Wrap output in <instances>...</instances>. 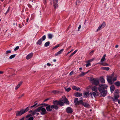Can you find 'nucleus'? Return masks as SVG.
<instances>
[{"label": "nucleus", "mask_w": 120, "mask_h": 120, "mask_svg": "<svg viewBox=\"0 0 120 120\" xmlns=\"http://www.w3.org/2000/svg\"><path fill=\"white\" fill-rule=\"evenodd\" d=\"M98 90L100 92H101L100 93L101 95L102 96L104 97L105 96L107 93V90L105 89H106L108 87V86L105 84H100L99 85Z\"/></svg>", "instance_id": "f257e3e1"}, {"label": "nucleus", "mask_w": 120, "mask_h": 120, "mask_svg": "<svg viewBox=\"0 0 120 120\" xmlns=\"http://www.w3.org/2000/svg\"><path fill=\"white\" fill-rule=\"evenodd\" d=\"M29 106L27 107L25 109H20L19 111H17L15 112L16 116H20L22 115L25 113V112H27L29 110Z\"/></svg>", "instance_id": "f03ea898"}, {"label": "nucleus", "mask_w": 120, "mask_h": 120, "mask_svg": "<svg viewBox=\"0 0 120 120\" xmlns=\"http://www.w3.org/2000/svg\"><path fill=\"white\" fill-rule=\"evenodd\" d=\"M36 111L41 112V115H43L46 113V109L42 106L38 107L37 109V110H36Z\"/></svg>", "instance_id": "7ed1b4c3"}, {"label": "nucleus", "mask_w": 120, "mask_h": 120, "mask_svg": "<svg viewBox=\"0 0 120 120\" xmlns=\"http://www.w3.org/2000/svg\"><path fill=\"white\" fill-rule=\"evenodd\" d=\"M58 109V106L56 105H52L51 106L49 105L46 108L47 110L48 111H52L51 109Z\"/></svg>", "instance_id": "20e7f679"}, {"label": "nucleus", "mask_w": 120, "mask_h": 120, "mask_svg": "<svg viewBox=\"0 0 120 120\" xmlns=\"http://www.w3.org/2000/svg\"><path fill=\"white\" fill-rule=\"evenodd\" d=\"M90 80L92 84L95 85L97 86L99 84L98 80L96 79L90 78Z\"/></svg>", "instance_id": "39448f33"}, {"label": "nucleus", "mask_w": 120, "mask_h": 120, "mask_svg": "<svg viewBox=\"0 0 120 120\" xmlns=\"http://www.w3.org/2000/svg\"><path fill=\"white\" fill-rule=\"evenodd\" d=\"M53 104L54 105H59L60 106L64 105V103L62 101H55L53 102Z\"/></svg>", "instance_id": "423d86ee"}, {"label": "nucleus", "mask_w": 120, "mask_h": 120, "mask_svg": "<svg viewBox=\"0 0 120 120\" xmlns=\"http://www.w3.org/2000/svg\"><path fill=\"white\" fill-rule=\"evenodd\" d=\"M31 116V114L27 115L26 116V118L27 119L25 120H33L34 119V117L32 116Z\"/></svg>", "instance_id": "0eeeda50"}, {"label": "nucleus", "mask_w": 120, "mask_h": 120, "mask_svg": "<svg viewBox=\"0 0 120 120\" xmlns=\"http://www.w3.org/2000/svg\"><path fill=\"white\" fill-rule=\"evenodd\" d=\"M58 0H55L53 1V6L54 8L56 9L58 7V5L57 4Z\"/></svg>", "instance_id": "6e6552de"}, {"label": "nucleus", "mask_w": 120, "mask_h": 120, "mask_svg": "<svg viewBox=\"0 0 120 120\" xmlns=\"http://www.w3.org/2000/svg\"><path fill=\"white\" fill-rule=\"evenodd\" d=\"M112 77L111 76H109L107 78V81L110 84H112Z\"/></svg>", "instance_id": "1a4fd4ad"}, {"label": "nucleus", "mask_w": 120, "mask_h": 120, "mask_svg": "<svg viewBox=\"0 0 120 120\" xmlns=\"http://www.w3.org/2000/svg\"><path fill=\"white\" fill-rule=\"evenodd\" d=\"M33 53H30L26 56V59L27 60L30 59L33 56Z\"/></svg>", "instance_id": "9d476101"}, {"label": "nucleus", "mask_w": 120, "mask_h": 120, "mask_svg": "<svg viewBox=\"0 0 120 120\" xmlns=\"http://www.w3.org/2000/svg\"><path fill=\"white\" fill-rule=\"evenodd\" d=\"M66 112L68 113H71L72 112V110L70 107H68L66 109Z\"/></svg>", "instance_id": "9b49d317"}, {"label": "nucleus", "mask_w": 120, "mask_h": 120, "mask_svg": "<svg viewBox=\"0 0 120 120\" xmlns=\"http://www.w3.org/2000/svg\"><path fill=\"white\" fill-rule=\"evenodd\" d=\"M91 89L92 91H94L95 92H97L98 90V87L97 86H95L92 87L91 88Z\"/></svg>", "instance_id": "f8f14e48"}, {"label": "nucleus", "mask_w": 120, "mask_h": 120, "mask_svg": "<svg viewBox=\"0 0 120 120\" xmlns=\"http://www.w3.org/2000/svg\"><path fill=\"white\" fill-rule=\"evenodd\" d=\"M37 110V109L35 110L34 111H33V112L31 114H31V115H34L35 114H37V116H38L39 115V113H38V112H39V111H36H36Z\"/></svg>", "instance_id": "ddd939ff"}, {"label": "nucleus", "mask_w": 120, "mask_h": 120, "mask_svg": "<svg viewBox=\"0 0 120 120\" xmlns=\"http://www.w3.org/2000/svg\"><path fill=\"white\" fill-rule=\"evenodd\" d=\"M64 50V49H62L55 54V56H56L59 55Z\"/></svg>", "instance_id": "4468645a"}, {"label": "nucleus", "mask_w": 120, "mask_h": 120, "mask_svg": "<svg viewBox=\"0 0 120 120\" xmlns=\"http://www.w3.org/2000/svg\"><path fill=\"white\" fill-rule=\"evenodd\" d=\"M72 89L73 90H76L78 91H80V88H79V87H77L75 86H73L72 87Z\"/></svg>", "instance_id": "2eb2a0df"}, {"label": "nucleus", "mask_w": 120, "mask_h": 120, "mask_svg": "<svg viewBox=\"0 0 120 120\" xmlns=\"http://www.w3.org/2000/svg\"><path fill=\"white\" fill-rule=\"evenodd\" d=\"M22 81L20 82L19 83L18 85L16 86L15 88V89L16 90H17L20 86L22 85Z\"/></svg>", "instance_id": "dca6fc26"}, {"label": "nucleus", "mask_w": 120, "mask_h": 120, "mask_svg": "<svg viewBox=\"0 0 120 120\" xmlns=\"http://www.w3.org/2000/svg\"><path fill=\"white\" fill-rule=\"evenodd\" d=\"M115 87L113 85H112L110 87V89L111 92L112 93L114 91Z\"/></svg>", "instance_id": "f3484780"}, {"label": "nucleus", "mask_w": 120, "mask_h": 120, "mask_svg": "<svg viewBox=\"0 0 120 120\" xmlns=\"http://www.w3.org/2000/svg\"><path fill=\"white\" fill-rule=\"evenodd\" d=\"M92 60H90L88 61L87 62V64H86V66L87 67L90 66L91 64L90 62H91Z\"/></svg>", "instance_id": "a211bd4d"}, {"label": "nucleus", "mask_w": 120, "mask_h": 120, "mask_svg": "<svg viewBox=\"0 0 120 120\" xmlns=\"http://www.w3.org/2000/svg\"><path fill=\"white\" fill-rule=\"evenodd\" d=\"M82 95V94L81 93L77 92L75 94V96L76 97H79L81 96Z\"/></svg>", "instance_id": "6ab92c4d"}, {"label": "nucleus", "mask_w": 120, "mask_h": 120, "mask_svg": "<svg viewBox=\"0 0 120 120\" xmlns=\"http://www.w3.org/2000/svg\"><path fill=\"white\" fill-rule=\"evenodd\" d=\"M79 101L78 99L77 98H75L74 100V102L75 105H77V104Z\"/></svg>", "instance_id": "aec40b11"}, {"label": "nucleus", "mask_w": 120, "mask_h": 120, "mask_svg": "<svg viewBox=\"0 0 120 120\" xmlns=\"http://www.w3.org/2000/svg\"><path fill=\"white\" fill-rule=\"evenodd\" d=\"M42 41V38H40L38 41L36 43L37 45H40L41 44Z\"/></svg>", "instance_id": "412c9836"}, {"label": "nucleus", "mask_w": 120, "mask_h": 120, "mask_svg": "<svg viewBox=\"0 0 120 120\" xmlns=\"http://www.w3.org/2000/svg\"><path fill=\"white\" fill-rule=\"evenodd\" d=\"M101 69L103 70L108 71L109 69V68L108 67H103L101 68Z\"/></svg>", "instance_id": "4be33fe9"}, {"label": "nucleus", "mask_w": 120, "mask_h": 120, "mask_svg": "<svg viewBox=\"0 0 120 120\" xmlns=\"http://www.w3.org/2000/svg\"><path fill=\"white\" fill-rule=\"evenodd\" d=\"M83 101L82 100H80L77 103V105H79L80 104H81L82 105H83L84 103H83Z\"/></svg>", "instance_id": "5701e85b"}, {"label": "nucleus", "mask_w": 120, "mask_h": 120, "mask_svg": "<svg viewBox=\"0 0 120 120\" xmlns=\"http://www.w3.org/2000/svg\"><path fill=\"white\" fill-rule=\"evenodd\" d=\"M89 92H85L83 94V97L86 98L89 95Z\"/></svg>", "instance_id": "b1692460"}, {"label": "nucleus", "mask_w": 120, "mask_h": 120, "mask_svg": "<svg viewBox=\"0 0 120 120\" xmlns=\"http://www.w3.org/2000/svg\"><path fill=\"white\" fill-rule=\"evenodd\" d=\"M106 56V54H104L101 60V62L104 61L105 60V58Z\"/></svg>", "instance_id": "393cba45"}, {"label": "nucleus", "mask_w": 120, "mask_h": 120, "mask_svg": "<svg viewBox=\"0 0 120 120\" xmlns=\"http://www.w3.org/2000/svg\"><path fill=\"white\" fill-rule=\"evenodd\" d=\"M119 97V95H115L114 96V98L113 99V101H116L117 100V99Z\"/></svg>", "instance_id": "a878e982"}, {"label": "nucleus", "mask_w": 120, "mask_h": 120, "mask_svg": "<svg viewBox=\"0 0 120 120\" xmlns=\"http://www.w3.org/2000/svg\"><path fill=\"white\" fill-rule=\"evenodd\" d=\"M34 105L32 106H31V108H33L34 107H35V108L38 106H39V105H37V103L36 102H35L34 103Z\"/></svg>", "instance_id": "bb28decb"}, {"label": "nucleus", "mask_w": 120, "mask_h": 120, "mask_svg": "<svg viewBox=\"0 0 120 120\" xmlns=\"http://www.w3.org/2000/svg\"><path fill=\"white\" fill-rule=\"evenodd\" d=\"M115 84L116 86L119 87L120 85V82L119 81H118L116 82L115 83Z\"/></svg>", "instance_id": "cd10ccee"}, {"label": "nucleus", "mask_w": 120, "mask_h": 120, "mask_svg": "<svg viewBox=\"0 0 120 120\" xmlns=\"http://www.w3.org/2000/svg\"><path fill=\"white\" fill-rule=\"evenodd\" d=\"M100 81L101 83H105V80L102 77L100 78Z\"/></svg>", "instance_id": "c85d7f7f"}, {"label": "nucleus", "mask_w": 120, "mask_h": 120, "mask_svg": "<svg viewBox=\"0 0 120 120\" xmlns=\"http://www.w3.org/2000/svg\"><path fill=\"white\" fill-rule=\"evenodd\" d=\"M83 103H84V104L83 105H82L83 106H84V107H89L90 105L88 103H85L83 102Z\"/></svg>", "instance_id": "c756f323"}, {"label": "nucleus", "mask_w": 120, "mask_h": 120, "mask_svg": "<svg viewBox=\"0 0 120 120\" xmlns=\"http://www.w3.org/2000/svg\"><path fill=\"white\" fill-rule=\"evenodd\" d=\"M50 42L49 41H47L46 42L45 44V47L48 46L49 45Z\"/></svg>", "instance_id": "7c9ffc66"}, {"label": "nucleus", "mask_w": 120, "mask_h": 120, "mask_svg": "<svg viewBox=\"0 0 120 120\" xmlns=\"http://www.w3.org/2000/svg\"><path fill=\"white\" fill-rule=\"evenodd\" d=\"M106 24L105 22H103L100 25L102 28H104Z\"/></svg>", "instance_id": "2f4dec72"}, {"label": "nucleus", "mask_w": 120, "mask_h": 120, "mask_svg": "<svg viewBox=\"0 0 120 120\" xmlns=\"http://www.w3.org/2000/svg\"><path fill=\"white\" fill-rule=\"evenodd\" d=\"M64 103H66L68 104H69V102L68 101V99L66 98H65L64 99Z\"/></svg>", "instance_id": "473e14b6"}, {"label": "nucleus", "mask_w": 120, "mask_h": 120, "mask_svg": "<svg viewBox=\"0 0 120 120\" xmlns=\"http://www.w3.org/2000/svg\"><path fill=\"white\" fill-rule=\"evenodd\" d=\"M48 38L50 39H51L52 37V35L51 34H48Z\"/></svg>", "instance_id": "72a5a7b5"}, {"label": "nucleus", "mask_w": 120, "mask_h": 120, "mask_svg": "<svg viewBox=\"0 0 120 120\" xmlns=\"http://www.w3.org/2000/svg\"><path fill=\"white\" fill-rule=\"evenodd\" d=\"M16 54H13L10 56L9 57L10 59H12L14 58Z\"/></svg>", "instance_id": "f704fd0d"}, {"label": "nucleus", "mask_w": 120, "mask_h": 120, "mask_svg": "<svg viewBox=\"0 0 120 120\" xmlns=\"http://www.w3.org/2000/svg\"><path fill=\"white\" fill-rule=\"evenodd\" d=\"M65 90L67 92H69L71 90V89L70 87H69L67 88H65Z\"/></svg>", "instance_id": "c9c22d12"}, {"label": "nucleus", "mask_w": 120, "mask_h": 120, "mask_svg": "<svg viewBox=\"0 0 120 120\" xmlns=\"http://www.w3.org/2000/svg\"><path fill=\"white\" fill-rule=\"evenodd\" d=\"M60 46L59 44H58L56 46H55V47L53 48L52 49H55L59 47Z\"/></svg>", "instance_id": "e433bc0d"}, {"label": "nucleus", "mask_w": 120, "mask_h": 120, "mask_svg": "<svg viewBox=\"0 0 120 120\" xmlns=\"http://www.w3.org/2000/svg\"><path fill=\"white\" fill-rule=\"evenodd\" d=\"M101 64L103 66H108L109 65L106 63H101Z\"/></svg>", "instance_id": "4c0bfd02"}, {"label": "nucleus", "mask_w": 120, "mask_h": 120, "mask_svg": "<svg viewBox=\"0 0 120 120\" xmlns=\"http://www.w3.org/2000/svg\"><path fill=\"white\" fill-rule=\"evenodd\" d=\"M42 38V41H43L44 40L45 38H46V36L45 35H44L42 37V38Z\"/></svg>", "instance_id": "58836bf2"}, {"label": "nucleus", "mask_w": 120, "mask_h": 120, "mask_svg": "<svg viewBox=\"0 0 120 120\" xmlns=\"http://www.w3.org/2000/svg\"><path fill=\"white\" fill-rule=\"evenodd\" d=\"M87 72H86V73H85L84 72H82L81 73V74L80 75V76H83L84 75H85V74H86Z\"/></svg>", "instance_id": "ea45409f"}, {"label": "nucleus", "mask_w": 120, "mask_h": 120, "mask_svg": "<svg viewBox=\"0 0 120 120\" xmlns=\"http://www.w3.org/2000/svg\"><path fill=\"white\" fill-rule=\"evenodd\" d=\"M102 27L100 25L98 27V29L97 30V32L98 31H99L101 29V28Z\"/></svg>", "instance_id": "a19ab883"}, {"label": "nucleus", "mask_w": 120, "mask_h": 120, "mask_svg": "<svg viewBox=\"0 0 120 120\" xmlns=\"http://www.w3.org/2000/svg\"><path fill=\"white\" fill-rule=\"evenodd\" d=\"M93 92H91L89 93L91 97L92 98H93Z\"/></svg>", "instance_id": "79ce46f5"}, {"label": "nucleus", "mask_w": 120, "mask_h": 120, "mask_svg": "<svg viewBox=\"0 0 120 120\" xmlns=\"http://www.w3.org/2000/svg\"><path fill=\"white\" fill-rule=\"evenodd\" d=\"M11 52V50H7L6 51V54H8V53H9Z\"/></svg>", "instance_id": "37998d69"}, {"label": "nucleus", "mask_w": 120, "mask_h": 120, "mask_svg": "<svg viewBox=\"0 0 120 120\" xmlns=\"http://www.w3.org/2000/svg\"><path fill=\"white\" fill-rule=\"evenodd\" d=\"M19 46H17L16 47V48L14 49V50L15 51H16L19 49Z\"/></svg>", "instance_id": "c03bdc74"}, {"label": "nucleus", "mask_w": 120, "mask_h": 120, "mask_svg": "<svg viewBox=\"0 0 120 120\" xmlns=\"http://www.w3.org/2000/svg\"><path fill=\"white\" fill-rule=\"evenodd\" d=\"M10 7H9L8 9V10H7V11H6V13L5 14V15L6 14L8 13L9 11V10H10Z\"/></svg>", "instance_id": "a18cd8bd"}, {"label": "nucleus", "mask_w": 120, "mask_h": 120, "mask_svg": "<svg viewBox=\"0 0 120 120\" xmlns=\"http://www.w3.org/2000/svg\"><path fill=\"white\" fill-rule=\"evenodd\" d=\"M116 80V77H114L112 79V81H114Z\"/></svg>", "instance_id": "49530a36"}, {"label": "nucleus", "mask_w": 120, "mask_h": 120, "mask_svg": "<svg viewBox=\"0 0 120 120\" xmlns=\"http://www.w3.org/2000/svg\"><path fill=\"white\" fill-rule=\"evenodd\" d=\"M44 106H48V105L47 104H42Z\"/></svg>", "instance_id": "de8ad7c7"}, {"label": "nucleus", "mask_w": 120, "mask_h": 120, "mask_svg": "<svg viewBox=\"0 0 120 120\" xmlns=\"http://www.w3.org/2000/svg\"><path fill=\"white\" fill-rule=\"evenodd\" d=\"M93 96L94 97H95V96H96V93L95 92H93Z\"/></svg>", "instance_id": "09e8293b"}, {"label": "nucleus", "mask_w": 120, "mask_h": 120, "mask_svg": "<svg viewBox=\"0 0 120 120\" xmlns=\"http://www.w3.org/2000/svg\"><path fill=\"white\" fill-rule=\"evenodd\" d=\"M73 74V71H71V72L69 74V75H72Z\"/></svg>", "instance_id": "8fccbe9b"}, {"label": "nucleus", "mask_w": 120, "mask_h": 120, "mask_svg": "<svg viewBox=\"0 0 120 120\" xmlns=\"http://www.w3.org/2000/svg\"><path fill=\"white\" fill-rule=\"evenodd\" d=\"M43 3L45 4L46 3V0H44Z\"/></svg>", "instance_id": "3c124183"}, {"label": "nucleus", "mask_w": 120, "mask_h": 120, "mask_svg": "<svg viewBox=\"0 0 120 120\" xmlns=\"http://www.w3.org/2000/svg\"><path fill=\"white\" fill-rule=\"evenodd\" d=\"M81 25H79V26L78 27V31H79V29L81 28Z\"/></svg>", "instance_id": "603ef678"}, {"label": "nucleus", "mask_w": 120, "mask_h": 120, "mask_svg": "<svg viewBox=\"0 0 120 120\" xmlns=\"http://www.w3.org/2000/svg\"><path fill=\"white\" fill-rule=\"evenodd\" d=\"M47 65L49 66H50L51 65V64L49 63H48L47 64Z\"/></svg>", "instance_id": "864d4df0"}, {"label": "nucleus", "mask_w": 120, "mask_h": 120, "mask_svg": "<svg viewBox=\"0 0 120 120\" xmlns=\"http://www.w3.org/2000/svg\"><path fill=\"white\" fill-rule=\"evenodd\" d=\"M28 7L30 8L32 7L31 6L30 4H28Z\"/></svg>", "instance_id": "5fc2aeb1"}, {"label": "nucleus", "mask_w": 120, "mask_h": 120, "mask_svg": "<svg viewBox=\"0 0 120 120\" xmlns=\"http://www.w3.org/2000/svg\"><path fill=\"white\" fill-rule=\"evenodd\" d=\"M52 92L54 94H56V90H54L52 91Z\"/></svg>", "instance_id": "6e6d98bb"}, {"label": "nucleus", "mask_w": 120, "mask_h": 120, "mask_svg": "<svg viewBox=\"0 0 120 120\" xmlns=\"http://www.w3.org/2000/svg\"><path fill=\"white\" fill-rule=\"evenodd\" d=\"M94 52V50H92V51H91L90 52V54H91L92 53H93V52Z\"/></svg>", "instance_id": "4d7b16f0"}, {"label": "nucleus", "mask_w": 120, "mask_h": 120, "mask_svg": "<svg viewBox=\"0 0 120 120\" xmlns=\"http://www.w3.org/2000/svg\"><path fill=\"white\" fill-rule=\"evenodd\" d=\"M25 117H23L22 118L20 119V120H24Z\"/></svg>", "instance_id": "13d9d810"}, {"label": "nucleus", "mask_w": 120, "mask_h": 120, "mask_svg": "<svg viewBox=\"0 0 120 120\" xmlns=\"http://www.w3.org/2000/svg\"><path fill=\"white\" fill-rule=\"evenodd\" d=\"M117 100H118V103L120 104V100H119V99H118Z\"/></svg>", "instance_id": "bf43d9fd"}, {"label": "nucleus", "mask_w": 120, "mask_h": 120, "mask_svg": "<svg viewBox=\"0 0 120 120\" xmlns=\"http://www.w3.org/2000/svg\"><path fill=\"white\" fill-rule=\"evenodd\" d=\"M77 51H78L77 50H75L74 52H73L74 53H75H75Z\"/></svg>", "instance_id": "052dcab7"}, {"label": "nucleus", "mask_w": 120, "mask_h": 120, "mask_svg": "<svg viewBox=\"0 0 120 120\" xmlns=\"http://www.w3.org/2000/svg\"><path fill=\"white\" fill-rule=\"evenodd\" d=\"M29 20V18H27V19H26V22H27Z\"/></svg>", "instance_id": "680f3d73"}, {"label": "nucleus", "mask_w": 120, "mask_h": 120, "mask_svg": "<svg viewBox=\"0 0 120 120\" xmlns=\"http://www.w3.org/2000/svg\"><path fill=\"white\" fill-rule=\"evenodd\" d=\"M49 98H47V99H45L44 101H47L48 100H49Z\"/></svg>", "instance_id": "e2e57ef3"}, {"label": "nucleus", "mask_w": 120, "mask_h": 120, "mask_svg": "<svg viewBox=\"0 0 120 120\" xmlns=\"http://www.w3.org/2000/svg\"><path fill=\"white\" fill-rule=\"evenodd\" d=\"M4 72L0 71V74H3Z\"/></svg>", "instance_id": "0e129e2a"}, {"label": "nucleus", "mask_w": 120, "mask_h": 120, "mask_svg": "<svg viewBox=\"0 0 120 120\" xmlns=\"http://www.w3.org/2000/svg\"><path fill=\"white\" fill-rule=\"evenodd\" d=\"M115 91H116V93H118L119 92V91L118 90H115Z\"/></svg>", "instance_id": "69168bd1"}, {"label": "nucleus", "mask_w": 120, "mask_h": 120, "mask_svg": "<svg viewBox=\"0 0 120 120\" xmlns=\"http://www.w3.org/2000/svg\"><path fill=\"white\" fill-rule=\"evenodd\" d=\"M73 55H74L72 54V53L71 54V55H70V56H69V57H70L72 56Z\"/></svg>", "instance_id": "338daca9"}, {"label": "nucleus", "mask_w": 120, "mask_h": 120, "mask_svg": "<svg viewBox=\"0 0 120 120\" xmlns=\"http://www.w3.org/2000/svg\"><path fill=\"white\" fill-rule=\"evenodd\" d=\"M79 70L80 71H81V70H82V68H79Z\"/></svg>", "instance_id": "774afa93"}]
</instances>
